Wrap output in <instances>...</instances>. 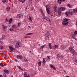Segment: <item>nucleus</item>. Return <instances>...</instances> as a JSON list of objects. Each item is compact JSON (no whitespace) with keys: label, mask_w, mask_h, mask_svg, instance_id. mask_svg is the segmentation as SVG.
<instances>
[{"label":"nucleus","mask_w":77,"mask_h":77,"mask_svg":"<svg viewBox=\"0 0 77 77\" xmlns=\"http://www.w3.org/2000/svg\"><path fill=\"white\" fill-rule=\"evenodd\" d=\"M40 11H41V14L42 15V16H43L42 18L43 20H45V19L46 21H48L49 22H51V20H50L49 18L48 17H45V15L44 14V13H43V11L42 9H40Z\"/></svg>","instance_id":"obj_1"},{"label":"nucleus","mask_w":77,"mask_h":77,"mask_svg":"<svg viewBox=\"0 0 77 77\" xmlns=\"http://www.w3.org/2000/svg\"><path fill=\"white\" fill-rule=\"evenodd\" d=\"M69 20V19H66L65 18L63 19V23H62V24L63 25H64V26H68V24L69 23V22H67V21H68Z\"/></svg>","instance_id":"obj_2"},{"label":"nucleus","mask_w":77,"mask_h":77,"mask_svg":"<svg viewBox=\"0 0 77 77\" xmlns=\"http://www.w3.org/2000/svg\"><path fill=\"white\" fill-rule=\"evenodd\" d=\"M20 44H21V42L20 41H18L16 43V47L17 48H18L20 46Z\"/></svg>","instance_id":"obj_3"},{"label":"nucleus","mask_w":77,"mask_h":77,"mask_svg":"<svg viewBox=\"0 0 77 77\" xmlns=\"http://www.w3.org/2000/svg\"><path fill=\"white\" fill-rule=\"evenodd\" d=\"M46 10L48 14H50L51 13L50 12V9L49 8V6L48 5H47L46 6Z\"/></svg>","instance_id":"obj_4"},{"label":"nucleus","mask_w":77,"mask_h":77,"mask_svg":"<svg viewBox=\"0 0 77 77\" xmlns=\"http://www.w3.org/2000/svg\"><path fill=\"white\" fill-rule=\"evenodd\" d=\"M9 48L10 50V52H11V53H12V52H13L12 51H14V50H15V48H13V47L12 46H9Z\"/></svg>","instance_id":"obj_5"},{"label":"nucleus","mask_w":77,"mask_h":77,"mask_svg":"<svg viewBox=\"0 0 77 77\" xmlns=\"http://www.w3.org/2000/svg\"><path fill=\"white\" fill-rule=\"evenodd\" d=\"M22 17H23V15H22V14H18L17 16V18H21Z\"/></svg>","instance_id":"obj_6"},{"label":"nucleus","mask_w":77,"mask_h":77,"mask_svg":"<svg viewBox=\"0 0 77 77\" xmlns=\"http://www.w3.org/2000/svg\"><path fill=\"white\" fill-rule=\"evenodd\" d=\"M17 58L19 59H21L23 58V57H22V56L21 55H17Z\"/></svg>","instance_id":"obj_7"},{"label":"nucleus","mask_w":77,"mask_h":77,"mask_svg":"<svg viewBox=\"0 0 77 77\" xmlns=\"http://www.w3.org/2000/svg\"><path fill=\"white\" fill-rule=\"evenodd\" d=\"M2 27L3 28V30L5 32L6 31V29H6L7 28V27L6 26H5V25L3 24L2 25Z\"/></svg>","instance_id":"obj_8"},{"label":"nucleus","mask_w":77,"mask_h":77,"mask_svg":"<svg viewBox=\"0 0 77 77\" xmlns=\"http://www.w3.org/2000/svg\"><path fill=\"white\" fill-rule=\"evenodd\" d=\"M59 10L61 11H65V9H66V8H64V7H61V8H58Z\"/></svg>","instance_id":"obj_9"},{"label":"nucleus","mask_w":77,"mask_h":77,"mask_svg":"<svg viewBox=\"0 0 77 77\" xmlns=\"http://www.w3.org/2000/svg\"><path fill=\"white\" fill-rule=\"evenodd\" d=\"M49 35H50V32H48V31L47 32V33L45 34V36L46 37H48V36H49Z\"/></svg>","instance_id":"obj_10"},{"label":"nucleus","mask_w":77,"mask_h":77,"mask_svg":"<svg viewBox=\"0 0 77 77\" xmlns=\"http://www.w3.org/2000/svg\"><path fill=\"white\" fill-rule=\"evenodd\" d=\"M69 50H70V51H71V53H72V51H74V49L71 47H70L69 48Z\"/></svg>","instance_id":"obj_11"},{"label":"nucleus","mask_w":77,"mask_h":77,"mask_svg":"<svg viewBox=\"0 0 77 77\" xmlns=\"http://www.w3.org/2000/svg\"><path fill=\"white\" fill-rule=\"evenodd\" d=\"M75 35L74 34H71V37L73 39H74L75 38Z\"/></svg>","instance_id":"obj_12"},{"label":"nucleus","mask_w":77,"mask_h":77,"mask_svg":"<svg viewBox=\"0 0 77 77\" xmlns=\"http://www.w3.org/2000/svg\"><path fill=\"white\" fill-rule=\"evenodd\" d=\"M12 22V18H11L9 20V24H11Z\"/></svg>","instance_id":"obj_13"},{"label":"nucleus","mask_w":77,"mask_h":77,"mask_svg":"<svg viewBox=\"0 0 77 77\" xmlns=\"http://www.w3.org/2000/svg\"><path fill=\"white\" fill-rule=\"evenodd\" d=\"M58 15H60L61 14V10H59V8L58 10Z\"/></svg>","instance_id":"obj_14"},{"label":"nucleus","mask_w":77,"mask_h":77,"mask_svg":"<svg viewBox=\"0 0 77 77\" xmlns=\"http://www.w3.org/2000/svg\"><path fill=\"white\" fill-rule=\"evenodd\" d=\"M50 66L51 67V68H53V69H54V70H56V68L54 67V66H53L52 65H51Z\"/></svg>","instance_id":"obj_15"},{"label":"nucleus","mask_w":77,"mask_h":77,"mask_svg":"<svg viewBox=\"0 0 77 77\" xmlns=\"http://www.w3.org/2000/svg\"><path fill=\"white\" fill-rule=\"evenodd\" d=\"M73 13H77V8H75L73 10Z\"/></svg>","instance_id":"obj_16"},{"label":"nucleus","mask_w":77,"mask_h":77,"mask_svg":"<svg viewBox=\"0 0 77 77\" xmlns=\"http://www.w3.org/2000/svg\"><path fill=\"white\" fill-rule=\"evenodd\" d=\"M57 8V6L55 5L54 6V9L55 11H56Z\"/></svg>","instance_id":"obj_17"},{"label":"nucleus","mask_w":77,"mask_h":77,"mask_svg":"<svg viewBox=\"0 0 77 77\" xmlns=\"http://www.w3.org/2000/svg\"><path fill=\"white\" fill-rule=\"evenodd\" d=\"M58 45H54V47H53V48L54 49H55V48L56 49L57 48H58Z\"/></svg>","instance_id":"obj_18"},{"label":"nucleus","mask_w":77,"mask_h":77,"mask_svg":"<svg viewBox=\"0 0 77 77\" xmlns=\"http://www.w3.org/2000/svg\"><path fill=\"white\" fill-rule=\"evenodd\" d=\"M45 47V45H43L42 46H41L40 49H41V50H42V49L44 48V47Z\"/></svg>","instance_id":"obj_19"},{"label":"nucleus","mask_w":77,"mask_h":77,"mask_svg":"<svg viewBox=\"0 0 77 77\" xmlns=\"http://www.w3.org/2000/svg\"><path fill=\"white\" fill-rule=\"evenodd\" d=\"M4 72H5V73L6 74H8L9 73V71L7 70H5Z\"/></svg>","instance_id":"obj_20"},{"label":"nucleus","mask_w":77,"mask_h":77,"mask_svg":"<svg viewBox=\"0 0 77 77\" xmlns=\"http://www.w3.org/2000/svg\"><path fill=\"white\" fill-rule=\"evenodd\" d=\"M45 62H46V61H45V59L43 58V64H44L45 63Z\"/></svg>","instance_id":"obj_21"},{"label":"nucleus","mask_w":77,"mask_h":77,"mask_svg":"<svg viewBox=\"0 0 77 77\" xmlns=\"http://www.w3.org/2000/svg\"><path fill=\"white\" fill-rule=\"evenodd\" d=\"M67 14H70V15H72V12L71 11L67 12Z\"/></svg>","instance_id":"obj_22"},{"label":"nucleus","mask_w":77,"mask_h":77,"mask_svg":"<svg viewBox=\"0 0 77 77\" xmlns=\"http://www.w3.org/2000/svg\"><path fill=\"white\" fill-rule=\"evenodd\" d=\"M2 39H5V35H3L2 36Z\"/></svg>","instance_id":"obj_23"},{"label":"nucleus","mask_w":77,"mask_h":77,"mask_svg":"<svg viewBox=\"0 0 77 77\" xmlns=\"http://www.w3.org/2000/svg\"><path fill=\"white\" fill-rule=\"evenodd\" d=\"M41 63H42L41 61L38 62V65L39 66H41Z\"/></svg>","instance_id":"obj_24"},{"label":"nucleus","mask_w":77,"mask_h":77,"mask_svg":"<svg viewBox=\"0 0 77 77\" xmlns=\"http://www.w3.org/2000/svg\"><path fill=\"white\" fill-rule=\"evenodd\" d=\"M58 2L59 3H60V4H61V2H62V0H58Z\"/></svg>","instance_id":"obj_25"},{"label":"nucleus","mask_w":77,"mask_h":77,"mask_svg":"<svg viewBox=\"0 0 77 77\" xmlns=\"http://www.w3.org/2000/svg\"><path fill=\"white\" fill-rule=\"evenodd\" d=\"M16 27H17L16 26H15V25H13L12 27V28H14V29H15L16 28Z\"/></svg>","instance_id":"obj_26"},{"label":"nucleus","mask_w":77,"mask_h":77,"mask_svg":"<svg viewBox=\"0 0 77 77\" xmlns=\"http://www.w3.org/2000/svg\"><path fill=\"white\" fill-rule=\"evenodd\" d=\"M74 34L76 35L77 34V31H75L74 32Z\"/></svg>","instance_id":"obj_27"},{"label":"nucleus","mask_w":77,"mask_h":77,"mask_svg":"<svg viewBox=\"0 0 77 77\" xmlns=\"http://www.w3.org/2000/svg\"><path fill=\"white\" fill-rule=\"evenodd\" d=\"M6 8L7 10L9 11V10L10 9V7H8Z\"/></svg>","instance_id":"obj_28"},{"label":"nucleus","mask_w":77,"mask_h":77,"mask_svg":"<svg viewBox=\"0 0 77 77\" xmlns=\"http://www.w3.org/2000/svg\"><path fill=\"white\" fill-rule=\"evenodd\" d=\"M68 6L69 8H72V7L70 5V4H68Z\"/></svg>","instance_id":"obj_29"},{"label":"nucleus","mask_w":77,"mask_h":77,"mask_svg":"<svg viewBox=\"0 0 77 77\" xmlns=\"http://www.w3.org/2000/svg\"><path fill=\"white\" fill-rule=\"evenodd\" d=\"M29 20H30L31 21H32V17H29Z\"/></svg>","instance_id":"obj_30"},{"label":"nucleus","mask_w":77,"mask_h":77,"mask_svg":"<svg viewBox=\"0 0 77 77\" xmlns=\"http://www.w3.org/2000/svg\"><path fill=\"white\" fill-rule=\"evenodd\" d=\"M0 66H2V67H4V66H3V63H0Z\"/></svg>","instance_id":"obj_31"},{"label":"nucleus","mask_w":77,"mask_h":77,"mask_svg":"<svg viewBox=\"0 0 77 77\" xmlns=\"http://www.w3.org/2000/svg\"><path fill=\"white\" fill-rule=\"evenodd\" d=\"M0 49H2V50L3 49V46H0Z\"/></svg>","instance_id":"obj_32"},{"label":"nucleus","mask_w":77,"mask_h":77,"mask_svg":"<svg viewBox=\"0 0 77 77\" xmlns=\"http://www.w3.org/2000/svg\"><path fill=\"white\" fill-rule=\"evenodd\" d=\"M9 30L10 31H13V30H14V29L13 28H10Z\"/></svg>","instance_id":"obj_33"},{"label":"nucleus","mask_w":77,"mask_h":77,"mask_svg":"<svg viewBox=\"0 0 77 77\" xmlns=\"http://www.w3.org/2000/svg\"><path fill=\"white\" fill-rule=\"evenodd\" d=\"M20 24H21V23H20V22L18 23V27H20Z\"/></svg>","instance_id":"obj_34"},{"label":"nucleus","mask_w":77,"mask_h":77,"mask_svg":"<svg viewBox=\"0 0 77 77\" xmlns=\"http://www.w3.org/2000/svg\"><path fill=\"white\" fill-rule=\"evenodd\" d=\"M50 59V57L48 56L47 57V59Z\"/></svg>","instance_id":"obj_35"},{"label":"nucleus","mask_w":77,"mask_h":77,"mask_svg":"<svg viewBox=\"0 0 77 77\" xmlns=\"http://www.w3.org/2000/svg\"><path fill=\"white\" fill-rule=\"evenodd\" d=\"M2 2L4 3L6 2V0H2Z\"/></svg>","instance_id":"obj_36"},{"label":"nucleus","mask_w":77,"mask_h":77,"mask_svg":"<svg viewBox=\"0 0 77 77\" xmlns=\"http://www.w3.org/2000/svg\"><path fill=\"white\" fill-rule=\"evenodd\" d=\"M3 75L4 77H6V73H4Z\"/></svg>","instance_id":"obj_37"},{"label":"nucleus","mask_w":77,"mask_h":77,"mask_svg":"<svg viewBox=\"0 0 77 77\" xmlns=\"http://www.w3.org/2000/svg\"><path fill=\"white\" fill-rule=\"evenodd\" d=\"M18 67L20 69H21L22 70H23V69H22V68H21V67L20 66H18Z\"/></svg>","instance_id":"obj_38"},{"label":"nucleus","mask_w":77,"mask_h":77,"mask_svg":"<svg viewBox=\"0 0 77 77\" xmlns=\"http://www.w3.org/2000/svg\"><path fill=\"white\" fill-rule=\"evenodd\" d=\"M24 61H25V62H28V60L27 59H25L24 60Z\"/></svg>","instance_id":"obj_39"},{"label":"nucleus","mask_w":77,"mask_h":77,"mask_svg":"<svg viewBox=\"0 0 77 77\" xmlns=\"http://www.w3.org/2000/svg\"><path fill=\"white\" fill-rule=\"evenodd\" d=\"M51 43H50L48 44V47L50 46H51Z\"/></svg>","instance_id":"obj_40"},{"label":"nucleus","mask_w":77,"mask_h":77,"mask_svg":"<svg viewBox=\"0 0 77 77\" xmlns=\"http://www.w3.org/2000/svg\"><path fill=\"white\" fill-rule=\"evenodd\" d=\"M67 13H65V14L66 16H68V12H67Z\"/></svg>","instance_id":"obj_41"},{"label":"nucleus","mask_w":77,"mask_h":77,"mask_svg":"<svg viewBox=\"0 0 77 77\" xmlns=\"http://www.w3.org/2000/svg\"><path fill=\"white\" fill-rule=\"evenodd\" d=\"M57 58H59V54H57Z\"/></svg>","instance_id":"obj_42"},{"label":"nucleus","mask_w":77,"mask_h":77,"mask_svg":"<svg viewBox=\"0 0 77 77\" xmlns=\"http://www.w3.org/2000/svg\"><path fill=\"white\" fill-rule=\"evenodd\" d=\"M24 38H28V36L27 35H26L25 37Z\"/></svg>","instance_id":"obj_43"},{"label":"nucleus","mask_w":77,"mask_h":77,"mask_svg":"<svg viewBox=\"0 0 77 77\" xmlns=\"http://www.w3.org/2000/svg\"><path fill=\"white\" fill-rule=\"evenodd\" d=\"M60 57V58H61V59H63V56H61Z\"/></svg>","instance_id":"obj_44"},{"label":"nucleus","mask_w":77,"mask_h":77,"mask_svg":"<svg viewBox=\"0 0 77 77\" xmlns=\"http://www.w3.org/2000/svg\"><path fill=\"white\" fill-rule=\"evenodd\" d=\"M29 35H32L33 33H29L28 34Z\"/></svg>","instance_id":"obj_45"},{"label":"nucleus","mask_w":77,"mask_h":77,"mask_svg":"<svg viewBox=\"0 0 77 77\" xmlns=\"http://www.w3.org/2000/svg\"><path fill=\"white\" fill-rule=\"evenodd\" d=\"M19 1L21 2L23 1V0H19Z\"/></svg>","instance_id":"obj_46"},{"label":"nucleus","mask_w":77,"mask_h":77,"mask_svg":"<svg viewBox=\"0 0 77 77\" xmlns=\"http://www.w3.org/2000/svg\"><path fill=\"white\" fill-rule=\"evenodd\" d=\"M14 61H15V62H17V60L16 59H14Z\"/></svg>","instance_id":"obj_47"},{"label":"nucleus","mask_w":77,"mask_h":77,"mask_svg":"<svg viewBox=\"0 0 77 77\" xmlns=\"http://www.w3.org/2000/svg\"><path fill=\"white\" fill-rule=\"evenodd\" d=\"M49 48H50L51 49L52 48V47H51V46H49Z\"/></svg>","instance_id":"obj_48"},{"label":"nucleus","mask_w":77,"mask_h":77,"mask_svg":"<svg viewBox=\"0 0 77 77\" xmlns=\"http://www.w3.org/2000/svg\"><path fill=\"white\" fill-rule=\"evenodd\" d=\"M73 53H75V51H74V50H73Z\"/></svg>","instance_id":"obj_49"},{"label":"nucleus","mask_w":77,"mask_h":77,"mask_svg":"<svg viewBox=\"0 0 77 77\" xmlns=\"http://www.w3.org/2000/svg\"><path fill=\"white\" fill-rule=\"evenodd\" d=\"M33 8H32L31 9V11H32L33 10Z\"/></svg>","instance_id":"obj_50"},{"label":"nucleus","mask_w":77,"mask_h":77,"mask_svg":"<svg viewBox=\"0 0 77 77\" xmlns=\"http://www.w3.org/2000/svg\"><path fill=\"white\" fill-rule=\"evenodd\" d=\"M6 21H8V19H7V18H6V20H5Z\"/></svg>","instance_id":"obj_51"},{"label":"nucleus","mask_w":77,"mask_h":77,"mask_svg":"<svg viewBox=\"0 0 77 77\" xmlns=\"http://www.w3.org/2000/svg\"><path fill=\"white\" fill-rule=\"evenodd\" d=\"M25 1H26V0H24L22 2V3H24L25 2Z\"/></svg>","instance_id":"obj_52"},{"label":"nucleus","mask_w":77,"mask_h":77,"mask_svg":"<svg viewBox=\"0 0 77 77\" xmlns=\"http://www.w3.org/2000/svg\"><path fill=\"white\" fill-rule=\"evenodd\" d=\"M26 35H29V33L26 34Z\"/></svg>","instance_id":"obj_53"},{"label":"nucleus","mask_w":77,"mask_h":77,"mask_svg":"<svg viewBox=\"0 0 77 77\" xmlns=\"http://www.w3.org/2000/svg\"><path fill=\"white\" fill-rule=\"evenodd\" d=\"M64 72H66L65 70H63Z\"/></svg>","instance_id":"obj_54"},{"label":"nucleus","mask_w":77,"mask_h":77,"mask_svg":"<svg viewBox=\"0 0 77 77\" xmlns=\"http://www.w3.org/2000/svg\"><path fill=\"white\" fill-rule=\"evenodd\" d=\"M28 27H29V28H30H30H30V26H28Z\"/></svg>","instance_id":"obj_55"},{"label":"nucleus","mask_w":77,"mask_h":77,"mask_svg":"<svg viewBox=\"0 0 77 77\" xmlns=\"http://www.w3.org/2000/svg\"><path fill=\"white\" fill-rule=\"evenodd\" d=\"M63 2H65V0H62Z\"/></svg>","instance_id":"obj_56"},{"label":"nucleus","mask_w":77,"mask_h":77,"mask_svg":"<svg viewBox=\"0 0 77 77\" xmlns=\"http://www.w3.org/2000/svg\"><path fill=\"white\" fill-rule=\"evenodd\" d=\"M0 77H3V76L2 75H0Z\"/></svg>","instance_id":"obj_57"},{"label":"nucleus","mask_w":77,"mask_h":77,"mask_svg":"<svg viewBox=\"0 0 77 77\" xmlns=\"http://www.w3.org/2000/svg\"><path fill=\"white\" fill-rule=\"evenodd\" d=\"M75 40H76V41H77V39L76 38H75Z\"/></svg>","instance_id":"obj_58"},{"label":"nucleus","mask_w":77,"mask_h":77,"mask_svg":"<svg viewBox=\"0 0 77 77\" xmlns=\"http://www.w3.org/2000/svg\"><path fill=\"white\" fill-rule=\"evenodd\" d=\"M3 66H5V64H4Z\"/></svg>","instance_id":"obj_59"},{"label":"nucleus","mask_w":77,"mask_h":77,"mask_svg":"<svg viewBox=\"0 0 77 77\" xmlns=\"http://www.w3.org/2000/svg\"><path fill=\"white\" fill-rule=\"evenodd\" d=\"M29 1H30V2H32V0H29Z\"/></svg>","instance_id":"obj_60"},{"label":"nucleus","mask_w":77,"mask_h":77,"mask_svg":"<svg viewBox=\"0 0 77 77\" xmlns=\"http://www.w3.org/2000/svg\"><path fill=\"white\" fill-rule=\"evenodd\" d=\"M5 57H7V56H6V55H5Z\"/></svg>","instance_id":"obj_61"},{"label":"nucleus","mask_w":77,"mask_h":77,"mask_svg":"<svg viewBox=\"0 0 77 77\" xmlns=\"http://www.w3.org/2000/svg\"><path fill=\"white\" fill-rule=\"evenodd\" d=\"M52 17V15H51L50 16L51 17Z\"/></svg>","instance_id":"obj_62"},{"label":"nucleus","mask_w":77,"mask_h":77,"mask_svg":"<svg viewBox=\"0 0 77 77\" xmlns=\"http://www.w3.org/2000/svg\"><path fill=\"white\" fill-rule=\"evenodd\" d=\"M30 4H31V5H32V2H31V3H30Z\"/></svg>","instance_id":"obj_63"},{"label":"nucleus","mask_w":77,"mask_h":77,"mask_svg":"<svg viewBox=\"0 0 77 77\" xmlns=\"http://www.w3.org/2000/svg\"><path fill=\"white\" fill-rule=\"evenodd\" d=\"M27 8H26V9H27Z\"/></svg>","instance_id":"obj_64"}]
</instances>
